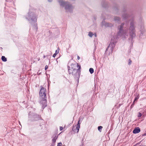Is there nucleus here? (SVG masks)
<instances>
[{
	"instance_id": "nucleus-1",
	"label": "nucleus",
	"mask_w": 146,
	"mask_h": 146,
	"mask_svg": "<svg viewBox=\"0 0 146 146\" xmlns=\"http://www.w3.org/2000/svg\"><path fill=\"white\" fill-rule=\"evenodd\" d=\"M124 25V24L122 23L120 26L118 27V32L117 34L114 35L111 38V43L109 44V46L106 49H108L110 48L111 50L115 47V44L117 42V39L121 37L123 39L126 38L128 36L127 31L126 30H123V27Z\"/></svg>"
},
{
	"instance_id": "nucleus-2",
	"label": "nucleus",
	"mask_w": 146,
	"mask_h": 146,
	"mask_svg": "<svg viewBox=\"0 0 146 146\" xmlns=\"http://www.w3.org/2000/svg\"><path fill=\"white\" fill-rule=\"evenodd\" d=\"M46 89L42 87H41L39 92V95L42 99L40 101V103L42 106V108L44 109L47 105L46 98Z\"/></svg>"
},
{
	"instance_id": "nucleus-3",
	"label": "nucleus",
	"mask_w": 146,
	"mask_h": 146,
	"mask_svg": "<svg viewBox=\"0 0 146 146\" xmlns=\"http://www.w3.org/2000/svg\"><path fill=\"white\" fill-rule=\"evenodd\" d=\"M58 1L60 6L65 7L66 12H71L72 11L73 7L68 3L65 2L62 0H59Z\"/></svg>"
},
{
	"instance_id": "nucleus-4",
	"label": "nucleus",
	"mask_w": 146,
	"mask_h": 146,
	"mask_svg": "<svg viewBox=\"0 0 146 146\" xmlns=\"http://www.w3.org/2000/svg\"><path fill=\"white\" fill-rule=\"evenodd\" d=\"M26 18L29 22L33 24L36 22L37 18L36 15L33 13L29 12L26 16Z\"/></svg>"
},
{
	"instance_id": "nucleus-5",
	"label": "nucleus",
	"mask_w": 146,
	"mask_h": 146,
	"mask_svg": "<svg viewBox=\"0 0 146 146\" xmlns=\"http://www.w3.org/2000/svg\"><path fill=\"white\" fill-rule=\"evenodd\" d=\"M134 23L132 22L131 23L130 25L129 28L130 35L131 38H133L135 36V29L134 27Z\"/></svg>"
},
{
	"instance_id": "nucleus-6",
	"label": "nucleus",
	"mask_w": 146,
	"mask_h": 146,
	"mask_svg": "<svg viewBox=\"0 0 146 146\" xmlns=\"http://www.w3.org/2000/svg\"><path fill=\"white\" fill-rule=\"evenodd\" d=\"M71 66H72L71 68L75 72H77L81 69L80 65L78 63H77L76 65L72 64L71 65Z\"/></svg>"
},
{
	"instance_id": "nucleus-7",
	"label": "nucleus",
	"mask_w": 146,
	"mask_h": 146,
	"mask_svg": "<svg viewBox=\"0 0 146 146\" xmlns=\"http://www.w3.org/2000/svg\"><path fill=\"white\" fill-rule=\"evenodd\" d=\"M80 120H79L78 121V124H77L76 127V129H74V127H73L72 130L74 131V132H77L78 133L80 127Z\"/></svg>"
},
{
	"instance_id": "nucleus-8",
	"label": "nucleus",
	"mask_w": 146,
	"mask_h": 146,
	"mask_svg": "<svg viewBox=\"0 0 146 146\" xmlns=\"http://www.w3.org/2000/svg\"><path fill=\"white\" fill-rule=\"evenodd\" d=\"M140 131V129L139 127H137L135 128L133 131V132L134 133H137L139 132Z\"/></svg>"
},
{
	"instance_id": "nucleus-9",
	"label": "nucleus",
	"mask_w": 146,
	"mask_h": 146,
	"mask_svg": "<svg viewBox=\"0 0 146 146\" xmlns=\"http://www.w3.org/2000/svg\"><path fill=\"white\" fill-rule=\"evenodd\" d=\"M58 136H57L55 134L53 135V139H52V143H55L56 139H57Z\"/></svg>"
},
{
	"instance_id": "nucleus-10",
	"label": "nucleus",
	"mask_w": 146,
	"mask_h": 146,
	"mask_svg": "<svg viewBox=\"0 0 146 146\" xmlns=\"http://www.w3.org/2000/svg\"><path fill=\"white\" fill-rule=\"evenodd\" d=\"M102 24L103 25H104L106 27H111L112 26V24H109L108 23H106L104 24L103 21L102 22Z\"/></svg>"
},
{
	"instance_id": "nucleus-11",
	"label": "nucleus",
	"mask_w": 146,
	"mask_h": 146,
	"mask_svg": "<svg viewBox=\"0 0 146 146\" xmlns=\"http://www.w3.org/2000/svg\"><path fill=\"white\" fill-rule=\"evenodd\" d=\"M139 95H138L137 96L135 97L134 100L133 101V104H132V105H133L134 104L135 102V101H136L139 98Z\"/></svg>"
},
{
	"instance_id": "nucleus-12",
	"label": "nucleus",
	"mask_w": 146,
	"mask_h": 146,
	"mask_svg": "<svg viewBox=\"0 0 146 146\" xmlns=\"http://www.w3.org/2000/svg\"><path fill=\"white\" fill-rule=\"evenodd\" d=\"M1 59L4 62H6L7 61V59L5 56H2L1 57Z\"/></svg>"
},
{
	"instance_id": "nucleus-13",
	"label": "nucleus",
	"mask_w": 146,
	"mask_h": 146,
	"mask_svg": "<svg viewBox=\"0 0 146 146\" xmlns=\"http://www.w3.org/2000/svg\"><path fill=\"white\" fill-rule=\"evenodd\" d=\"M89 72L91 74H92L94 72V69L93 68H90L89 69Z\"/></svg>"
},
{
	"instance_id": "nucleus-14",
	"label": "nucleus",
	"mask_w": 146,
	"mask_h": 146,
	"mask_svg": "<svg viewBox=\"0 0 146 146\" xmlns=\"http://www.w3.org/2000/svg\"><path fill=\"white\" fill-rule=\"evenodd\" d=\"M93 35V34L91 32L89 33L88 35L90 37H92Z\"/></svg>"
},
{
	"instance_id": "nucleus-15",
	"label": "nucleus",
	"mask_w": 146,
	"mask_h": 146,
	"mask_svg": "<svg viewBox=\"0 0 146 146\" xmlns=\"http://www.w3.org/2000/svg\"><path fill=\"white\" fill-rule=\"evenodd\" d=\"M59 48H58L57 50H56L55 53L54 54H56V55L57 54H58V53L59 52Z\"/></svg>"
},
{
	"instance_id": "nucleus-16",
	"label": "nucleus",
	"mask_w": 146,
	"mask_h": 146,
	"mask_svg": "<svg viewBox=\"0 0 146 146\" xmlns=\"http://www.w3.org/2000/svg\"><path fill=\"white\" fill-rule=\"evenodd\" d=\"M119 17H115L114 18V20L115 21L119 20Z\"/></svg>"
},
{
	"instance_id": "nucleus-17",
	"label": "nucleus",
	"mask_w": 146,
	"mask_h": 146,
	"mask_svg": "<svg viewBox=\"0 0 146 146\" xmlns=\"http://www.w3.org/2000/svg\"><path fill=\"white\" fill-rule=\"evenodd\" d=\"M102 128V127L101 126H99L98 127V129L99 131H100V129H101Z\"/></svg>"
},
{
	"instance_id": "nucleus-18",
	"label": "nucleus",
	"mask_w": 146,
	"mask_h": 146,
	"mask_svg": "<svg viewBox=\"0 0 146 146\" xmlns=\"http://www.w3.org/2000/svg\"><path fill=\"white\" fill-rule=\"evenodd\" d=\"M142 114L140 113H139L138 115V117H140L142 116Z\"/></svg>"
},
{
	"instance_id": "nucleus-19",
	"label": "nucleus",
	"mask_w": 146,
	"mask_h": 146,
	"mask_svg": "<svg viewBox=\"0 0 146 146\" xmlns=\"http://www.w3.org/2000/svg\"><path fill=\"white\" fill-rule=\"evenodd\" d=\"M62 145L61 143H58V144L57 145V146H62Z\"/></svg>"
},
{
	"instance_id": "nucleus-20",
	"label": "nucleus",
	"mask_w": 146,
	"mask_h": 146,
	"mask_svg": "<svg viewBox=\"0 0 146 146\" xmlns=\"http://www.w3.org/2000/svg\"><path fill=\"white\" fill-rule=\"evenodd\" d=\"M131 63V61L130 59H129V64L130 65Z\"/></svg>"
},
{
	"instance_id": "nucleus-21",
	"label": "nucleus",
	"mask_w": 146,
	"mask_h": 146,
	"mask_svg": "<svg viewBox=\"0 0 146 146\" xmlns=\"http://www.w3.org/2000/svg\"><path fill=\"white\" fill-rule=\"evenodd\" d=\"M63 127H60V131H61L63 129Z\"/></svg>"
},
{
	"instance_id": "nucleus-22",
	"label": "nucleus",
	"mask_w": 146,
	"mask_h": 146,
	"mask_svg": "<svg viewBox=\"0 0 146 146\" xmlns=\"http://www.w3.org/2000/svg\"><path fill=\"white\" fill-rule=\"evenodd\" d=\"M48 66L47 65H46L45 66V70H46V69H48Z\"/></svg>"
},
{
	"instance_id": "nucleus-23",
	"label": "nucleus",
	"mask_w": 146,
	"mask_h": 146,
	"mask_svg": "<svg viewBox=\"0 0 146 146\" xmlns=\"http://www.w3.org/2000/svg\"><path fill=\"white\" fill-rule=\"evenodd\" d=\"M56 54H54L52 56H53L54 58H55V57L56 56Z\"/></svg>"
},
{
	"instance_id": "nucleus-24",
	"label": "nucleus",
	"mask_w": 146,
	"mask_h": 146,
	"mask_svg": "<svg viewBox=\"0 0 146 146\" xmlns=\"http://www.w3.org/2000/svg\"><path fill=\"white\" fill-rule=\"evenodd\" d=\"M70 69H68V72H69V74H70L71 73L70 72Z\"/></svg>"
},
{
	"instance_id": "nucleus-25",
	"label": "nucleus",
	"mask_w": 146,
	"mask_h": 146,
	"mask_svg": "<svg viewBox=\"0 0 146 146\" xmlns=\"http://www.w3.org/2000/svg\"><path fill=\"white\" fill-rule=\"evenodd\" d=\"M55 145V143H52V144L51 145V146H54Z\"/></svg>"
},
{
	"instance_id": "nucleus-26",
	"label": "nucleus",
	"mask_w": 146,
	"mask_h": 146,
	"mask_svg": "<svg viewBox=\"0 0 146 146\" xmlns=\"http://www.w3.org/2000/svg\"><path fill=\"white\" fill-rule=\"evenodd\" d=\"M77 58H78V60H79L80 59V57L79 56H78V57H77Z\"/></svg>"
},
{
	"instance_id": "nucleus-27",
	"label": "nucleus",
	"mask_w": 146,
	"mask_h": 146,
	"mask_svg": "<svg viewBox=\"0 0 146 146\" xmlns=\"http://www.w3.org/2000/svg\"><path fill=\"white\" fill-rule=\"evenodd\" d=\"M52 0H48L49 2H51Z\"/></svg>"
},
{
	"instance_id": "nucleus-28",
	"label": "nucleus",
	"mask_w": 146,
	"mask_h": 146,
	"mask_svg": "<svg viewBox=\"0 0 146 146\" xmlns=\"http://www.w3.org/2000/svg\"><path fill=\"white\" fill-rule=\"evenodd\" d=\"M45 56L44 55V56H43V58H45Z\"/></svg>"
},
{
	"instance_id": "nucleus-29",
	"label": "nucleus",
	"mask_w": 146,
	"mask_h": 146,
	"mask_svg": "<svg viewBox=\"0 0 146 146\" xmlns=\"http://www.w3.org/2000/svg\"><path fill=\"white\" fill-rule=\"evenodd\" d=\"M74 72H72V75H73V74H74Z\"/></svg>"
}]
</instances>
